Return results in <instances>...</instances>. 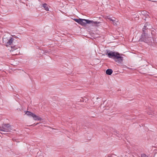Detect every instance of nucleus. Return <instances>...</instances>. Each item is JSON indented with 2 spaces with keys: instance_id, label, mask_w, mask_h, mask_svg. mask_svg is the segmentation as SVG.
<instances>
[{
  "instance_id": "2eb2a0df",
  "label": "nucleus",
  "mask_w": 157,
  "mask_h": 157,
  "mask_svg": "<svg viewBox=\"0 0 157 157\" xmlns=\"http://www.w3.org/2000/svg\"><path fill=\"white\" fill-rule=\"evenodd\" d=\"M145 13V12H144V11H143L142 14H144V13Z\"/></svg>"
},
{
  "instance_id": "1a4fd4ad",
  "label": "nucleus",
  "mask_w": 157,
  "mask_h": 157,
  "mask_svg": "<svg viewBox=\"0 0 157 157\" xmlns=\"http://www.w3.org/2000/svg\"><path fill=\"white\" fill-rule=\"evenodd\" d=\"M113 72V71L111 69H108L106 71V74L109 75H110L112 74Z\"/></svg>"
},
{
  "instance_id": "4468645a",
  "label": "nucleus",
  "mask_w": 157,
  "mask_h": 157,
  "mask_svg": "<svg viewBox=\"0 0 157 157\" xmlns=\"http://www.w3.org/2000/svg\"><path fill=\"white\" fill-rule=\"evenodd\" d=\"M78 24L82 25V19L80 18Z\"/></svg>"
},
{
  "instance_id": "f03ea898",
  "label": "nucleus",
  "mask_w": 157,
  "mask_h": 157,
  "mask_svg": "<svg viewBox=\"0 0 157 157\" xmlns=\"http://www.w3.org/2000/svg\"><path fill=\"white\" fill-rule=\"evenodd\" d=\"M140 40L141 41H143L149 44H151L152 43V40H153L152 38L149 37L147 33L144 32L142 33Z\"/></svg>"
},
{
  "instance_id": "6e6552de",
  "label": "nucleus",
  "mask_w": 157,
  "mask_h": 157,
  "mask_svg": "<svg viewBox=\"0 0 157 157\" xmlns=\"http://www.w3.org/2000/svg\"><path fill=\"white\" fill-rule=\"evenodd\" d=\"M107 18L110 21H112L114 24L115 23V24H116V23L118 22V21L117 20H116L114 17H113L114 19H112V18L110 17H108Z\"/></svg>"
},
{
  "instance_id": "20e7f679",
  "label": "nucleus",
  "mask_w": 157,
  "mask_h": 157,
  "mask_svg": "<svg viewBox=\"0 0 157 157\" xmlns=\"http://www.w3.org/2000/svg\"><path fill=\"white\" fill-rule=\"evenodd\" d=\"M100 23L97 21H94L92 20H89L88 19H82V25L85 26L87 24H91L93 25H96Z\"/></svg>"
},
{
  "instance_id": "f8f14e48",
  "label": "nucleus",
  "mask_w": 157,
  "mask_h": 157,
  "mask_svg": "<svg viewBox=\"0 0 157 157\" xmlns=\"http://www.w3.org/2000/svg\"><path fill=\"white\" fill-rule=\"evenodd\" d=\"M80 20V19H74V20L76 22H77L78 23L79 21Z\"/></svg>"
},
{
  "instance_id": "9d476101",
  "label": "nucleus",
  "mask_w": 157,
  "mask_h": 157,
  "mask_svg": "<svg viewBox=\"0 0 157 157\" xmlns=\"http://www.w3.org/2000/svg\"><path fill=\"white\" fill-rule=\"evenodd\" d=\"M148 25V23H146L144 25V28L143 29V31L144 32V29H146V28L147 27V25Z\"/></svg>"
},
{
  "instance_id": "0eeeda50",
  "label": "nucleus",
  "mask_w": 157,
  "mask_h": 157,
  "mask_svg": "<svg viewBox=\"0 0 157 157\" xmlns=\"http://www.w3.org/2000/svg\"><path fill=\"white\" fill-rule=\"evenodd\" d=\"M42 7L47 11H48L49 10L48 6L46 3H44V4H43L42 5Z\"/></svg>"
},
{
  "instance_id": "dca6fc26",
  "label": "nucleus",
  "mask_w": 157,
  "mask_h": 157,
  "mask_svg": "<svg viewBox=\"0 0 157 157\" xmlns=\"http://www.w3.org/2000/svg\"><path fill=\"white\" fill-rule=\"evenodd\" d=\"M38 124V123H37L36 124V125H37Z\"/></svg>"
},
{
  "instance_id": "9b49d317",
  "label": "nucleus",
  "mask_w": 157,
  "mask_h": 157,
  "mask_svg": "<svg viewBox=\"0 0 157 157\" xmlns=\"http://www.w3.org/2000/svg\"><path fill=\"white\" fill-rule=\"evenodd\" d=\"M15 49H13V48H12L11 49V50H10V52H11V53L13 54V55H17V54L16 53V54H13V52H14V51H15Z\"/></svg>"
},
{
  "instance_id": "f257e3e1",
  "label": "nucleus",
  "mask_w": 157,
  "mask_h": 157,
  "mask_svg": "<svg viewBox=\"0 0 157 157\" xmlns=\"http://www.w3.org/2000/svg\"><path fill=\"white\" fill-rule=\"evenodd\" d=\"M105 55H107L109 58H113L115 62L118 63H121L123 60V58L121 56L122 55L118 52H109L107 50Z\"/></svg>"
},
{
  "instance_id": "7ed1b4c3",
  "label": "nucleus",
  "mask_w": 157,
  "mask_h": 157,
  "mask_svg": "<svg viewBox=\"0 0 157 157\" xmlns=\"http://www.w3.org/2000/svg\"><path fill=\"white\" fill-rule=\"evenodd\" d=\"M14 40V38L12 37H6L4 36L2 39L3 43L7 47L12 44Z\"/></svg>"
},
{
  "instance_id": "ddd939ff",
  "label": "nucleus",
  "mask_w": 157,
  "mask_h": 157,
  "mask_svg": "<svg viewBox=\"0 0 157 157\" xmlns=\"http://www.w3.org/2000/svg\"><path fill=\"white\" fill-rule=\"evenodd\" d=\"M141 157H148L147 156V155H146L145 154H142L141 155Z\"/></svg>"
},
{
  "instance_id": "423d86ee",
  "label": "nucleus",
  "mask_w": 157,
  "mask_h": 157,
  "mask_svg": "<svg viewBox=\"0 0 157 157\" xmlns=\"http://www.w3.org/2000/svg\"><path fill=\"white\" fill-rule=\"evenodd\" d=\"M11 130V126L9 124H3L0 127V131L5 132H9Z\"/></svg>"
},
{
  "instance_id": "39448f33",
  "label": "nucleus",
  "mask_w": 157,
  "mask_h": 157,
  "mask_svg": "<svg viewBox=\"0 0 157 157\" xmlns=\"http://www.w3.org/2000/svg\"><path fill=\"white\" fill-rule=\"evenodd\" d=\"M25 114L29 117H32L34 120H41V118L39 116L29 111H25Z\"/></svg>"
}]
</instances>
